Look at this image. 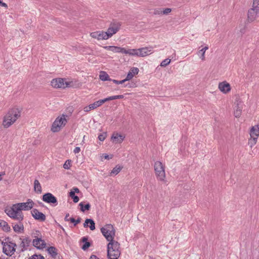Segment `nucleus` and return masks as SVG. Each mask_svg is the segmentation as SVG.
Here are the masks:
<instances>
[{"mask_svg": "<svg viewBox=\"0 0 259 259\" xmlns=\"http://www.w3.org/2000/svg\"><path fill=\"white\" fill-rule=\"evenodd\" d=\"M120 244L117 241L110 242L107 245V256L109 259H118L120 254Z\"/></svg>", "mask_w": 259, "mask_h": 259, "instance_id": "1", "label": "nucleus"}, {"mask_svg": "<svg viewBox=\"0 0 259 259\" xmlns=\"http://www.w3.org/2000/svg\"><path fill=\"white\" fill-rule=\"evenodd\" d=\"M101 231L107 241H115L113 239L115 235V230L111 224H107L101 229Z\"/></svg>", "mask_w": 259, "mask_h": 259, "instance_id": "2", "label": "nucleus"}, {"mask_svg": "<svg viewBox=\"0 0 259 259\" xmlns=\"http://www.w3.org/2000/svg\"><path fill=\"white\" fill-rule=\"evenodd\" d=\"M66 115L62 114L56 118L53 123L51 127V131L54 133L59 132L61 129L64 127L67 122L65 117Z\"/></svg>", "mask_w": 259, "mask_h": 259, "instance_id": "3", "label": "nucleus"}, {"mask_svg": "<svg viewBox=\"0 0 259 259\" xmlns=\"http://www.w3.org/2000/svg\"><path fill=\"white\" fill-rule=\"evenodd\" d=\"M16 120V109L14 108L10 110L5 116L3 124L5 128L9 127Z\"/></svg>", "mask_w": 259, "mask_h": 259, "instance_id": "4", "label": "nucleus"}, {"mask_svg": "<svg viewBox=\"0 0 259 259\" xmlns=\"http://www.w3.org/2000/svg\"><path fill=\"white\" fill-rule=\"evenodd\" d=\"M154 170L158 180L164 181L165 178L164 167L160 161H156L154 164Z\"/></svg>", "mask_w": 259, "mask_h": 259, "instance_id": "5", "label": "nucleus"}, {"mask_svg": "<svg viewBox=\"0 0 259 259\" xmlns=\"http://www.w3.org/2000/svg\"><path fill=\"white\" fill-rule=\"evenodd\" d=\"M34 205V203L31 199H28L26 202L17 203V218H18V210H29L33 208Z\"/></svg>", "mask_w": 259, "mask_h": 259, "instance_id": "6", "label": "nucleus"}, {"mask_svg": "<svg viewBox=\"0 0 259 259\" xmlns=\"http://www.w3.org/2000/svg\"><path fill=\"white\" fill-rule=\"evenodd\" d=\"M121 25V23L118 22H113L111 23L107 31L106 32L108 38L118 31Z\"/></svg>", "mask_w": 259, "mask_h": 259, "instance_id": "7", "label": "nucleus"}, {"mask_svg": "<svg viewBox=\"0 0 259 259\" xmlns=\"http://www.w3.org/2000/svg\"><path fill=\"white\" fill-rule=\"evenodd\" d=\"M259 7L252 5V8L249 9L247 14V21L249 23L254 21L258 15Z\"/></svg>", "mask_w": 259, "mask_h": 259, "instance_id": "8", "label": "nucleus"}, {"mask_svg": "<svg viewBox=\"0 0 259 259\" xmlns=\"http://www.w3.org/2000/svg\"><path fill=\"white\" fill-rule=\"evenodd\" d=\"M51 85L55 88H65L68 87V83L65 79L61 78H55L52 80Z\"/></svg>", "mask_w": 259, "mask_h": 259, "instance_id": "9", "label": "nucleus"}, {"mask_svg": "<svg viewBox=\"0 0 259 259\" xmlns=\"http://www.w3.org/2000/svg\"><path fill=\"white\" fill-rule=\"evenodd\" d=\"M42 199L44 202L53 204L55 206L58 204L57 198L51 193H47L44 194Z\"/></svg>", "mask_w": 259, "mask_h": 259, "instance_id": "10", "label": "nucleus"}, {"mask_svg": "<svg viewBox=\"0 0 259 259\" xmlns=\"http://www.w3.org/2000/svg\"><path fill=\"white\" fill-rule=\"evenodd\" d=\"M32 243L33 246L38 249H43L46 247V243L42 237L33 239Z\"/></svg>", "mask_w": 259, "mask_h": 259, "instance_id": "11", "label": "nucleus"}, {"mask_svg": "<svg viewBox=\"0 0 259 259\" xmlns=\"http://www.w3.org/2000/svg\"><path fill=\"white\" fill-rule=\"evenodd\" d=\"M153 48L151 46L138 49V57H144L153 53Z\"/></svg>", "mask_w": 259, "mask_h": 259, "instance_id": "12", "label": "nucleus"}, {"mask_svg": "<svg viewBox=\"0 0 259 259\" xmlns=\"http://www.w3.org/2000/svg\"><path fill=\"white\" fill-rule=\"evenodd\" d=\"M5 211L10 217L16 219V204H14L12 206H7Z\"/></svg>", "mask_w": 259, "mask_h": 259, "instance_id": "13", "label": "nucleus"}, {"mask_svg": "<svg viewBox=\"0 0 259 259\" xmlns=\"http://www.w3.org/2000/svg\"><path fill=\"white\" fill-rule=\"evenodd\" d=\"M90 35L94 38H97L98 40L107 39L108 37L105 31H99L92 32Z\"/></svg>", "mask_w": 259, "mask_h": 259, "instance_id": "14", "label": "nucleus"}, {"mask_svg": "<svg viewBox=\"0 0 259 259\" xmlns=\"http://www.w3.org/2000/svg\"><path fill=\"white\" fill-rule=\"evenodd\" d=\"M32 217L36 220L44 222L46 220V215L42 212H39L37 209H33L31 211Z\"/></svg>", "mask_w": 259, "mask_h": 259, "instance_id": "15", "label": "nucleus"}, {"mask_svg": "<svg viewBox=\"0 0 259 259\" xmlns=\"http://www.w3.org/2000/svg\"><path fill=\"white\" fill-rule=\"evenodd\" d=\"M218 88L224 94H227L231 91L230 84L226 81L220 82Z\"/></svg>", "mask_w": 259, "mask_h": 259, "instance_id": "16", "label": "nucleus"}, {"mask_svg": "<svg viewBox=\"0 0 259 259\" xmlns=\"http://www.w3.org/2000/svg\"><path fill=\"white\" fill-rule=\"evenodd\" d=\"M16 246V244H14V246L12 247L7 243H5L3 248V252L7 255H11V253L15 251V246Z\"/></svg>", "mask_w": 259, "mask_h": 259, "instance_id": "17", "label": "nucleus"}, {"mask_svg": "<svg viewBox=\"0 0 259 259\" xmlns=\"http://www.w3.org/2000/svg\"><path fill=\"white\" fill-rule=\"evenodd\" d=\"M124 138L125 137L121 134L114 133L111 137V139L116 143H121Z\"/></svg>", "mask_w": 259, "mask_h": 259, "instance_id": "18", "label": "nucleus"}, {"mask_svg": "<svg viewBox=\"0 0 259 259\" xmlns=\"http://www.w3.org/2000/svg\"><path fill=\"white\" fill-rule=\"evenodd\" d=\"M31 242V240L29 237H26L22 240V242L20 245V247H22L21 251H23L24 250L26 249L27 247L29 246Z\"/></svg>", "mask_w": 259, "mask_h": 259, "instance_id": "19", "label": "nucleus"}, {"mask_svg": "<svg viewBox=\"0 0 259 259\" xmlns=\"http://www.w3.org/2000/svg\"><path fill=\"white\" fill-rule=\"evenodd\" d=\"M235 103H236V105L234 111V116L236 117H239L242 112V107L240 106L241 102L237 100Z\"/></svg>", "mask_w": 259, "mask_h": 259, "instance_id": "20", "label": "nucleus"}, {"mask_svg": "<svg viewBox=\"0 0 259 259\" xmlns=\"http://www.w3.org/2000/svg\"><path fill=\"white\" fill-rule=\"evenodd\" d=\"M250 135L251 137L257 138L259 136V126L258 125L252 127L250 130Z\"/></svg>", "mask_w": 259, "mask_h": 259, "instance_id": "21", "label": "nucleus"}, {"mask_svg": "<svg viewBox=\"0 0 259 259\" xmlns=\"http://www.w3.org/2000/svg\"><path fill=\"white\" fill-rule=\"evenodd\" d=\"M34 190L35 192L38 194L41 193L42 192L41 185L37 180H35L34 182Z\"/></svg>", "mask_w": 259, "mask_h": 259, "instance_id": "22", "label": "nucleus"}, {"mask_svg": "<svg viewBox=\"0 0 259 259\" xmlns=\"http://www.w3.org/2000/svg\"><path fill=\"white\" fill-rule=\"evenodd\" d=\"M0 227L2 228L3 230L5 232H9L10 231V227L8 223L3 220H0Z\"/></svg>", "mask_w": 259, "mask_h": 259, "instance_id": "23", "label": "nucleus"}, {"mask_svg": "<svg viewBox=\"0 0 259 259\" xmlns=\"http://www.w3.org/2000/svg\"><path fill=\"white\" fill-rule=\"evenodd\" d=\"M138 49H129L126 50L124 49L123 54L138 56Z\"/></svg>", "mask_w": 259, "mask_h": 259, "instance_id": "24", "label": "nucleus"}, {"mask_svg": "<svg viewBox=\"0 0 259 259\" xmlns=\"http://www.w3.org/2000/svg\"><path fill=\"white\" fill-rule=\"evenodd\" d=\"M88 238L87 237H83L81 239V241L84 243L81 246V249L83 250H86L91 246V243L87 241Z\"/></svg>", "mask_w": 259, "mask_h": 259, "instance_id": "25", "label": "nucleus"}, {"mask_svg": "<svg viewBox=\"0 0 259 259\" xmlns=\"http://www.w3.org/2000/svg\"><path fill=\"white\" fill-rule=\"evenodd\" d=\"M48 253L51 255L53 258H56L57 255V249L54 246H51L48 247Z\"/></svg>", "mask_w": 259, "mask_h": 259, "instance_id": "26", "label": "nucleus"}, {"mask_svg": "<svg viewBox=\"0 0 259 259\" xmlns=\"http://www.w3.org/2000/svg\"><path fill=\"white\" fill-rule=\"evenodd\" d=\"M99 78L102 81H111L112 80L111 78H110L109 75L105 71L101 72L99 75Z\"/></svg>", "mask_w": 259, "mask_h": 259, "instance_id": "27", "label": "nucleus"}, {"mask_svg": "<svg viewBox=\"0 0 259 259\" xmlns=\"http://www.w3.org/2000/svg\"><path fill=\"white\" fill-rule=\"evenodd\" d=\"M80 207V210L82 212H84L85 210H89L91 208V205L89 203L84 205L83 202H80L79 204Z\"/></svg>", "mask_w": 259, "mask_h": 259, "instance_id": "28", "label": "nucleus"}, {"mask_svg": "<svg viewBox=\"0 0 259 259\" xmlns=\"http://www.w3.org/2000/svg\"><path fill=\"white\" fill-rule=\"evenodd\" d=\"M31 236L33 239L42 237L41 233L38 230H33L31 233Z\"/></svg>", "mask_w": 259, "mask_h": 259, "instance_id": "29", "label": "nucleus"}, {"mask_svg": "<svg viewBox=\"0 0 259 259\" xmlns=\"http://www.w3.org/2000/svg\"><path fill=\"white\" fill-rule=\"evenodd\" d=\"M208 49V47L207 46H205L202 49L199 51L198 54V55H200V58L202 60H204L205 59V51Z\"/></svg>", "mask_w": 259, "mask_h": 259, "instance_id": "30", "label": "nucleus"}, {"mask_svg": "<svg viewBox=\"0 0 259 259\" xmlns=\"http://www.w3.org/2000/svg\"><path fill=\"white\" fill-rule=\"evenodd\" d=\"M102 105V103L101 102V100H99L96 102H95L94 103L90 104V108L94 109L98 107H100Z\"/></svg>", "mask_w": 259, "mask_h": 259, "instance_id": "31", "label": "nucleus"}, {"mask_svg": "<svg viewBox=\"0 0 259 259\" xmlns=\"http://www.w3.org/2000/svg\"><path fill=\"white\" fill-rule=\"evenodd\" d=\"M124 49L123 48L113 46L111 51L114 53H121L123 54Z\"/></svg>", "mask_w": 259, "mask_h": 259, "instance_id": "32", "label": "nucleus"}, {"mask_svg": "<svg viewBox=\"0 0 259 259\" xmlns=\"http://www.w3.org/2000/svg\"><path fill=\"white\" fill-rule=\"evenodd\" d=\"M121 168L120 166L118 167L117 166H116L114 168H113V169L111 170L110 172V175H116L118 174L121 170Z\"/></svg>", "mask_w": 259, "mask_h": 259, "instance_id": "33", "label": "nucleus"}, {"mask_svg": "<svg viewBox=\"0 0 259 259\" xmlns=\"http://www.w3.org/2000/svg\"><path fill=\"white\" fill-rule=\"evenodd\" d=\"M24 232V226L22 223L19 222L17 224V233H23Z\"/></svg>", "mask_w": 259, "mask_h": 259, "instance_id": "34", "label": "nucleus"}, {"mask_svg": "<svg viewBox=\"0 0 259 259\" xmlns=\"http://www.w3.org/2000/svg\"><path fill=\"white\" fill-rule=\"evenodd\" d=\"M90 222L89 224V228L91 229V230L93 231L95 229V223L93 220L90 219L89 220Z\"/></svg>", "mask_w": 259, "mask_h": 259, "instance_id": "35", "label": "nucleus"}, {"mask_svg": "<svg viewBox=\"0 0 259 259\" xmlns=\"http://www.w3.org/2000/svg\"><path fill=\"white\" fill-rule=\"evenodd\" d=\"M28 259H45V257L41 254H34L29 257Z\"/></svg>", "mask_w": 259, "mask_h": 259, "instance_id": "36", "label": "nucleus"}, {"mask_svg": "<svg viewBox=\"0 0 259 259\" xmlns=\"http://www.w3.org/2000/svg\"><path fill=\"white\" fill-rule=\"evenodd\" d=\"M69 220L70 222L74 223V226H75L77 224L79 223L81 221L80 218H78L77 220H75L73 218H70Z\"/></svg>", "mask_w": 259, "mask_h": 259, "instance_id": "37", "label": "nucleus"}, {"mask_svg": "<svg viewBox=\"0 0 259 259\" xmlns=\"http://www.w3.org/2000/svg\"><path fill=\"white\" fill-rule=\"evenodd\" d=\"M251 139L249 141L248 144L250 145V147H252L256 143L257 138L251 137Z\"/></svg>", "mask_w": 259, "mask_h": 259, "instance_id": "38", "label": "nucleus"}, {"mask_svg": "<svg viewBox=\"0 0 259 259\" xmlns=\"http://www.w3.org/2000/svg\"><path fill=\"white\" fill-rule=\"evenodd\" d=\"M170 62V59H166L162 61L160 64V66L162 67H165L168 65Z\"/></svg>", "mask_w": 259, "mask_h": 259, "instance_id": "39", "label": "nucleus"}, {"mask_svg": "<svg viewBox=\"0 0 259 259\" xmlns=\"http://www.w3.org/2000/svg\"><path fill=\"white\" fill-rule=\"evenodd\" d=\"M71 160H67V161H66V162H65V163L63 165L64 168H65L66 169H69L70 167L71 166Z\"/></svg>", "mask_w": 259, "mask_h": 259, "instance_id": "40", "label": "nucleus"}, {"mask_svg": "<svg viewBox=\"0 0 259 259\" xmlns=\"http://www.w3.org/2000/svg\"><path fill=\"white\" fill-rule=\"evenodd\" d=\"M139 71V70L137 67H133L131 68V69L130 70V72H131L134 76L135 75H136L138 73Z\"/></svg>", "mask_w": 259, "mask_h": 259, "instance_id": "41", "label": "nucleus"}, {"mask_svg": "<svg viewBox=\"0 0 259 259\" xmlns=\"http://www.w3.org/2000/svg\"><path fill=\"white\" fill-rule=\"evenodd\" d=\"M106 137V133H103L102 134H100L98 136V139L101 141H103Z\"/></svg>", "mask_w": 259, "mask_h": 259, "instance_id": "42", "label": "nucleus"}, {"mask_svg": "<svg viewBox=\"0 0 259 259\" xmlns=\"http://www.w3.org/2000/svg\"><path fill=\"white\" fill-rule=\"evenodd\" d=\"M134 77V75L130 72L127 74L126 78L124 79L126 81L130 80Z\"/></svg>", "mask_w": 259, "mask_h": 259, "instance_id": "43", "label": "nucleus"}, {"mask_svg": "<svg viewBox=\"0 0 259 259\" xmlns=\"http://www.w3.org/2000/svg\"><path fill=\"white\" fill-rule=\"evenodd\" d=\"M18 218L17 221H22L23 219V215L22 211L18 210Z\"/></svg>", "mask_w": 259, "mask_h": 259, "instance_id": "44", "label": "nucleus"}, {"mask_svg": "<svg viewBox=\"0 0 259 259\" xmlns=\"http://www.w3.org/2000/svg\"><path fill=\"white\" fill-rule=\"evenodd\" d=\"M111 81H112L114 83H115L116 84H122L125 82V80H124V79H123V80H120V81H118V80H117L115 79H112Z\"/></svg>", "mask_w": 259, "mask_h": 259, "instance_id": "45", "label": "nucleus"}, {"mask_svg": "<svg viewBox=\"0 0 259 259\" xmlns=\"http://www.w3.org/2000/svg\"><path fill=\"white\" fill-rule=\"evenodd\" d=\"M171 11V9L170 8H166L163 11V14L165 15H167Z\"/></svg>", "mask_w": 259, "mask_h": 259, "instance_id": "46", "label": "nucleus"}, {"mask_svg": "<svg viewBox=\"0 0 259 259\" xmlns=\"http://www.w3.org/2000/svg\"><path fill=\"white\" fill-rule=\"evenodd\" d=\"M89 220H90V219H87L85 220V222H84V223L83 224V227L84 228L89 227V222H90Z\"/></svg>", "mask_w": 259, "mask_h": 259, "instance_id": "47", "label": "nucleus"}, {"mask_svg": "<svg viewBox=\"0 0 259 259\" xmlns=\"http://www.w3.org/2000/svg\"><path fill=\"white\" fill-rule=\"evenodd\" d=\"M252 5L255 6L256 7H259V0H253Z\"/></svg>", "mask_w": 259, "mask_h": 259, "instance_id": "48", "label": "nucleus"}, {"mask_svg": "<svg viewBox=\"0 0 259 259\" xmlns=\"http://www.w3.org/2000/svg\"><path fill=\"white\" fill-rule=\"evenodd\" d=\"M73 199V201L74 203H77L79 201V197L76 196V195H75L73 198H72Z\"/></svg>", "mask_w": 259, "mask_h": 259, "instance_id": "49", "label": "nucleus"}, {"mask_svg": "<svg viewBox=\"0 0 259 259\" xmlns=\"http://www.w3.org/2000/svg\"><path fill=\"white\" fill-rule=\"evenodd\" d=\"M80 151V148L78 147H76L73 150V152L75 154L78 153Z\"/></svg>", "mask_w": 259, "mask_h": 259, "instance_id": "50", "label": "nucleus"}, {"mask_svg": "<svg viewBox=\"0 0 259 259\" xmlns=\"http://www.w3.org/2000/svg\"><path fill=\"white\" fill-rule=\"evenodd\" d=\"M112 47L113 46H104L103 47V48L107 50H109V51H112Z\"/></svg>", "mask_w": 259, "mask_h": 259, "instance_id": "51", "label": "nucleus"}, {"mask_svg": "<svg viewBox=\"0 0 259 259\" xmlns=\"http://www.w3.org/2000/svg\"><path fill=\"white\" fill-rule=\"evenodd\" d=\"M69 213H67V214H66V215H65V218H64V220H65V221L66 222L70 221L69 219H70V218H69Z\"/></svg>", "mask_w": 259, "mask_h": 259, "instance_id": "52", "label": "nucleus"}, {"mask_svg": "<svg viewBox=\"0 0 259 259\" xmlns=\"http://www.w3.org/2000/svg\"><path fill=\"white\" fill-rule=\"evenodd\" d=\"M0 6L5 8H7L8 7L6 3H3L2 0H0Z\"/></svg>", "mask_w": 259, "mask_h": 259, "instance_id": "53", "label": "nucleus"}, {"mask_svg": "<svg viewBox=\"0 0 259 259\" xmlns=\"http://www.w3.org/2000/svg\"><path fill=\"white\" fill-rule=\"evenodd\" d=\"M93 109H92V108H90V105H89V106H88V107H84V111L85 112H89V111H90V110H93Z\"/></svg>", "mask_w": 259, "mask_h": 259, "instance_id": "54", "label": "nucleus"}, {"mask_svg": "<svg viewBox=\"0 0 259 259\" xmlns=\"http://www.w3.org/2000/svg\"><path fill=\"white\" fill-rule=\"evenodd\" d=\"M72 191L73 192H74V193H79V189H78L77 188H76V187L73 188L72 189Z\"/></svg>", "mask_w": 259, "mask_h": 259, "instance_id": "55", "label": "nucleus"}, {"mask_svg": "<svg viewBox=\"0 0 259 259\" xmlns=\"http://www.w3.org/2000/svg\"><path fill=\"white\" fill-rule=\"evenodd\" d=\"M101 100V102L103 104V103H105L106 102L109 101V97H108V98H105V99Z\"/></svg>", "mask_w": 259, "mask_h": 259, "instance_id": "56", "label": "nucleus"}, {"mask_svg": "<svg viewBox=\"0 0 259 259\" xmlns=\"http://www.w3.org/2000/svg\"><path fill=\"white\" fill-rule=\"evenodd\" d=\"M74 192H73L72 190L69 193V196L71 198H73L75 196Z\"/></svg>", "mask_w": 259, "mask_h": 259, "instance_id": "57", "label": "nucleus"}, {"mask_svg": "<svg viewBox=\"0 0 259 259\" xmlns=\"http://www.w3.org/2000/svg\"><path fill=\"white\" fill-rule=\"evenodd\" d=\"M89 259H99L96 255H92Z\"/></svg>", "mask_w": 259, "mask_h": 259, "instance_id": "58", "label": "nucleus"}, {"mask_svg": "<svg viewBox=\"0 0 259 259\" xmlns=\"http://www.w3.org/2000/svg\"><path fill=\"white\" fill-rule=\"evenodd\" d=\"M109 101L113 100H115L116 99V96H113L109 97Z\"/></svg>", "mask_w": 259, "mask_h": 259, "instance_id": "59", "label": "nucleus"}, {"mask_svg": "<svg viewBox=\"0 0 259 259\" xmlns=\"http://www.w3.org/2000/svg\"><path fill=\"white\" fill-rule=\"evenodd\" d=\"M123 98V95H116V99H122Z\"/></svg>", "mask_w": 259, "mask_h": 259, "instance_id": "60", "label": "nucleus"}, {"mask_svg": "<svg viewBox=\"0 0 259 259\" xmlns=\"http://www.w3.org/2000/svg\"><path fill=\"white\" fill-rule=\"evenodd\" d=\"M104 158L105 159H109L110 158L109 156L108 155H107V154L104 156Z\"/></svg>", "mask_w": 259, "mask_h": 259, "instance_id": "61", "label": "nucleus"}, {"mask_svg": "<svg viewBox=\"0 0 259 259\" xmlns=\"http://www.w3.org/2000/svg\"><path fill=\"white\" fill-rule=\"evenodd\" d=\"M13 229L14 231L16 232V225H15L14 226H13Z\"/></svg>", "mask_w": 259, "mask_h": 259, "instance_id": "62", "label": "nucleus"}, {"mask_svg": "<svg viewBox=\"0 0 259 259\" xmlns=\"http://www.w3.org/2000/svg\"><path fill=\"white\" fill-rule=\"evenodd\" d=\"M5 175V173L4 172H2L1 174H0V180H2V176L4 175Z\"/></svg>", "mask_w": 259, "mask_h": 259, "instance_id": "63", "label": "nucleus"}, {"mask_svg": "<svg viewBox=\"0 0 259 259\" xmlns=\"http://www.w3.org/2000/svg\"><path fill=\"white\" fill-rule=\"evenodd\" d=\"M17 118L19 116H20V112L19 111H17Z\"/></svg>", "mask_w": 259, "mask_h": 259, "instance_id": "64", "label": "nucleus"}]
</instances>
